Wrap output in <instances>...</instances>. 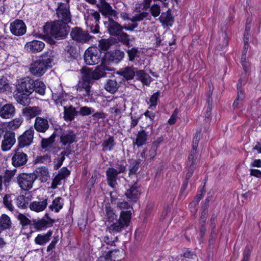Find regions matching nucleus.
Instances as JSON below:
<instances>
[{
  "label": "nucleus",
  "mask_w": 261,
  "mask_h": 261,
  "mask_svg": "<svg viewBox=\"0 0 261 261\" xmlns=\"http://www.w3.org/2000/svg\"><path fill=\"white\" fill-rule=\"evenodd\" d=\"M53 60V53L51 50H48L30 64L29 71L34 76H41L48 68L51 67Z\"/></svg>",
  "instance_id": "f257e3e1"
},
{
  "label": "nucleus",
  "mask_w": 261,
  "mask_h": 261,
  "mask_svg": "<svg viewBox=\"0 0 261 261\" xmlns=\"http://www.w3.org/2000/svg\"><path fill=\"white\" fill-rule=\"evenodd\" d=\"M44 36L46 38L54 37L55 38H65L69 32L67 24L61 20L46 22L43 28Z\"/></svg>",
  "instance_id": "f03ea898"
},
{
  "label": "nucleus",
  "mask_w": 261,
  "mask_h": 261,
  "mask_svg": "<svg viewBox=\"0 0 261 261\" xmlns=\"http://www.w3.org/2000/svg\"><path fill=\"white\" fill-rule=\"evenodd\" d=\"M126 163L123 161H117L115 167H109L106 172L108 185L112 188H116L118 185V175L126 173Z\"/></svg>",
  "instance_id": "7ed1b4c3"
},
{
  "label": "nucleus",
  "mask_w": 261,
  "mask_h": 261,
  "mask_svg": "<svg viewBox=\"0 0 261 261\" xmlns=\"http://www.w3.org/2000/svg\"><path fill=\"white\" fill-rule=\"evenodd\" d=\"M131 212L130 211H122L120 213L119 218L108 225L107 229L109 231L112 233L119 232L127 227L130 222L131 218Z\"/></svg>",
  "instance_id": "20e7f679"
},
{
  "label": "nucleus",
  "mask_w": 261,
  "mask_h": 261,
  "mask_svg": "<svg viewBox=\"0 0 261 261\" xmlns=\"http://www.w3.org/2000/svg\"><path fill=\"white\" fill-rule=\"evenodd\" d=\"M56 135L59 137L60 143L63 146L70 147V145L76 141V135L71 129L65 130L61 127L56 129Z\"/></svg>",
  "instance_id": "39448f33"
},
{
  "label": "nucleus",
  "mask_w": 261,
  "mask_h": 261,
  "mask_svg": "<svg viewBox=\"0 0 261 261\" xmlns=\"http://www.w3.org/2000/svg\"><path fill=\"white\" fill-rule=\"evenodd\" d=\"M101 51L97 47H89L85 52V63L90 65L98 64L101 61Z\"/></svg>",
  "instance_id": "423d86ee"
},
{
  "label": "nucleus",
  "mask_w": 261,
  "mask_h": 261,
  "mask_svg": "<svg viewBox=\"0 0 261 261\" xmlns=\"http://www.w3.org/2000/svg\"><path fill=\"white\" fill-rule=\"evenodd\" d=\"M36 179L34 173H22L17 177V182L19 187L23 190H29L32 188L33 184Z\"/></svg>",
  "instance_id": "0eeeda50"
},
{
  "label": "nucleus",
  "mask_w": 261,
  "mask_h": 261,
  "mask_svg": "<svg viewBox=\"0 0 261 261\" xmlns=\"http://www.w3.org/2000/svg\"><path fill=\"white\" fill-rule=\"evenodd\" d=\"M56 14L58 20H61L67 24L71 21V15L69 10V5L63 4V2L59 3L56 9Z\"/></svg>",
  "instance_id": "6e6552de"
},
{
  "label": "nucleus",
  "mask_w": 261,
  "mask_h": 261,
  "mask_svg": "<svg viewBox=\"0 0 261 261\" xmlns=\"http://www.w3.org/2000/svg\"><path fill=\"white\" fill-rule=\"evenodd\" d=\"M34 135V130L33 127L26 130L17 139L18 148H22L30 146L33 142Z\"/></svg>",
  "instance_id": "1a4fd4ad"
},
{
  "label": "nucleus",
  "mask_w": 261,
  "mask_h": 261,
  "mask_svg": "<svg viewBox=\"0 0 261 261\" xmlns=\"http://www.w3.org/2000/svg\"><path fill=\"white\" fill-rule=\"evenodd\" d=\"M35 81L29 77H25L19 80L16 86V90L19 91L32 94L34 91Z\"/></svg>",
  "instance_id": "9d476101"
},
{
  "label": "nucleus",
  "mask_w": 261,
  "mask_h": 261,
  "mask_svg": "<svg viewBox=\"0 0 261 261\" xmlns=\"http://www.w3.org/2000/svg\"><path fill=\"white\" fill-rule=\"evenodd\" d=\"M16 142L15 134L11 130L6 131L2 141L1 149L3 151L10 150Z\"/></svg>",
  "instance_id": "9b49d317"
},
{
  "label": "nucleus",
  "mask_w": 261,
  "mask_h": 261,
  "mask_svg": "<svg viewBox=\"0 0 261 261\" xmlns=\"http://www.w3.org/2000/svg\"><path fill=\"white\" fill-rule=\"evenodd\" d=\"M70 36L73 40L82 43L89 41L91 38L87 32L78 27L72 29Z\"/></svg>",
  "instance_id": "f8f14e48"
},
{
  "label": "nucleus",
  "mask_w": 261,
  "mask_h": 261,
  "mask_svg": "<svg viewBox=\"0 0 261 261\" xmlns=\"http://www.w3.org/2000/svg\"><path fill=\"white\" fill-rule=\"evenodd\" d=\"M99 12L106 16L114 17L115 19L118 17L117 12L112 8L110 5L106 0H99L96 5Z\"/></svg>",
  "instance_id": "ddd939ff"
},
{
  "label": "nucleus",
  "mask_w": 261,
  "mask_h": 261,
  "mask_svg": "<svg viewBox=\"0 0 261 261\" xmlns=\"http://www.w3.org/2000/svg\"><path fill=\"white\" fill-rule=\"evenodd\" d=\"M16 114V109L12 103H7L0 108V117L3 119H10L12 118Z\"/></svg>",
  "instance_id": "4468645a"
},
{
  "label": "nucleus",
  "mask_w": 261,
  "mask_h": 261,
  "mask_svg": "<svg viewBox=\"0 0 261 261\" xmlns=\"http://www.w3.org/2000/svg\"><path fill=\"white\" fill-rule=\"evenodd\" d=\"M10 29L11 33L15 36H22L26 33V25L24 22L20 19H16L12 22Z\"/></svg>",
  "instance_id": "2eb2a0df"
},
{
  "label": "nucleus",
  "mask_w": 261,
  "mask_h": 261,
  "mask_svg": "<svg viewBox=\"0 0 261 261\" xmlns=\"http://www.w3.org/2000/svg\"><path fill=\"white\" fill-rule=\"evenodd\" d=\"M18 148L15 150V153L12 157V164L15 167L24 165L28 161V155L22 151H18Z\"/></svg>",
  "instance_id": "dca6fc26"
},
{
  "label": "nucleus",
  "mask_w": 261,
  "mask_h": 261,
  "mask_svg": "<svg viewBox=\"0 0 261 261\" xmlns=\"http://www.w3.org/2000/svg\"><path fill=\"white\" fill-rule=\"evenodd\" d=\"M44 46L45 44L42 41L34 40L27 42L24 45V49L31 54H36L41 51Z\"/></svg>",
  "instance_id": "f3484780"
},
{
  "label": "nucleus",
  "mask_w": 261,
  "mask_h": 261,
  "mask_svg": "<svg viewBox=\"0 0 261 261\" xmlns=\"http://www.w3.org/2000/svg\"><path fill=\"white\" fill-rule=\"evenodd\" d=\"M22 115L27 120L37 117L42 113V110L39 107H26L21 110Z\"/></svg>",
  "instance_id": "a211bd4d"
},
{
  "label": "nucleus",
  "mask_w": 261,
  "mask_h": 261,
  "mask_svg": "<svg viewBox=\"0 0 261 261\" xmlns=\"http://www.w3.org/2000/svg\"><path fill=\"white\" fill-rule=\"evenodd\" d=\"M105 24L108 31L112 36H117L119 35L123 29V27L111 18H110L109 21L105 22Z\"/></svg>",
  "instance_id": "6ab92c4d"
},
{
  "label": "nucleus",
  "mask_w": 261,
  "mask_h": 261,
  "mask_svg": "<svg viewBox=\"0 0 261 261\" xmlns=\"http://www.w3.org/2000/svg\"><path fill=\"white\" fill-rule=\"evenodd\" d=\"M129 188L127 189L125 195L129 201L136 202L140 194V187L137 182L133 185H129Z\"/></svg>",
  "instance_id": "aec40b11"
},
{
  "label": "nucleus",
  "mask_w": 261,
  "mask_h": 261,
  "mask_svg": "<svg viewBox=\"0 0 261 261\" xmlns=\"http://www.w3.org/2000/svg\"><path fill=\"white\" fill-rule=\"evenodd\" d=\"M55 222V220L49 219V221L44 219L39 220H33L31 226L37 231H41L45 229L47 227L51 226Z\"/></svg>",
  "instance_id": "412c9836"
},
{
  "label": "nucleus",
  "mask_w": 261,
  "mask_h": 261,
  "mask_svg": "<svg viewBox=\"0 0 261 261\" xmlns=\"http://www.w3.org/2000/svg\"><path fill=\"white\" fill-rule=\"evenodd\" d=\"M49 127V124L47 119L39 116L36 117L34 127L37 132L44 133L46 132Z\"/></svg>",
  "instance_id": "4be33fe9"
},
{
  "label": "nucleus",
  "mask_w": 261,
  "mask_h": 261,
  "mask_svg": "<svg viewBox=\"0 0 261 261\" xmlns=\"http://www.w3.org/2000/svg\"><path fill=\"white\" fill-rule=\"evenodd\" d=\"M198 161V158L189 156L188 160L187 161V165L185 168L186 171L187 172L185 178L186 180L189 181V179L192 176L195 169V166L197 164Z\"/></svg>",
  "instance_id": "5701e85b"
},
{
  "label": "nucleus",
  "mask_w": 261,
  "mask_h": 261,
  "mask_svg": "<svg viewBox=\"0 0 261 261\" xmlns=\"http://www.w3.org/2000/svg\"><path fill=\"white\" fill-rule=\"evenodd\" d=\"M16 172V169L7 170L3 176L0 175V191L3 189V185L7 188L10 185Z\"/></svg>",
  "instance_id": "b1692460"
},
{
  "label": "nucleus",
  "mask_w": 261,
  "mask_h": 261,
  "mask_svg": "<svg viewBox=\"0 0 261 261\" xmlns=\"http://www.w3.org/2000/svg\"><path fill=\"white\" fill-rule=\"evenodd\" d=\"M48 197L45 196L39 201H35L31 202L29 205L31 210L40 212L45 210L47 205Z\"/></svg>",
  "instance_id": "393cba45"
},
{
  "label": "nucleus",
  "mask_w": 261,
  "mask_h": 261,
  "mask_svg": "<svg viewBox=\"0 0 261 261\" xmlns=\"http://www.w3.org/2000/svg\"><path fill=\"white\" fill-rule=\"evenodd\" d=\"M30 94L16 90L14 93V97L18 103L25 106L29 105L30 103V98L29 97Z\"/></svg>",
  "instance_id": "a878e982"
},
{
  "label": "nucleus",
  "mask_w": 261,
  "mask_h": 261,
  "mask_svg": "<svg viewBox=\"0 0 261 261\" xmlns=\"http://www.w3.org/2000/svg\"><path fill=\"white\" fill-rule=\"evenodd\" d=\"M82 80L90 83L94 82L95 80V75L94 71L89 68L85 67L80 69Z\"/></svg>",
  "instance_id": "bb28decb"
},
{
  "label": "nucleus",
  "mask_w": 261,
  "mask_h": 261,
  "mask_svg": "<svg viewBox=\"0 0 261 261\" xmlns=\"http://www.w3.org/2000/svg\"><path fill=\"white\" fill-rule=\"evenodd\" d=\"M124 53L120 50H114L107 53L108 60L114 63H118L124 58Z\"/></svg>",
  "instance_id": "cd10ccee"
},
{
  "label": "nucleus",
  "mask_w": 261,
  "mask_h": 261,
  "mask_svg": "<svg viewBox=\"0 0 261 261\" xmlns=\"http://www.w3.org/2000/svg\"><path fill=\"white\" fill-rule=\"evenodd\" d=\"M137 70L133 66H127L124 68L119 69V70L117 71V73L122 76L126 80H130L134 78Z\"/></svg>",
  "instance_id": "c85d7f7f"
},
{
  "label": "nucleus",
  "mask_w": 261,
  "mask_h": 261,
  "mask_svg": "<svg viewBox=\"0 0 261 261\" xmlns=\"http://www.w3.org/2000/svg\"><path fill=\"white\" fill-rule=\"evenodd\" d=\"M159 19L163 27H171L174 22V17L172 16L170 10L166 12H163Z\"/></svg>",
  "instance_id": "c756f323"
},
{
  "label": "nucleus",
  "mask_w": 261,
  "mask_h": 261,
  "mask_svg": "<svg viewBox=\"0 0 261 261\" xmlns=\"http://www.w3.org/2000/svg\"><path fill=\"white\" fill-rule=\"evenodd\" d=\"M33 173L38 177L41 182L46 181L49 177V174L48 169L45 167L38 168Z\"/></svg>",
  "instance_id": "7c9ffc66"
},
{
  "label": "nucleus",
  "mask_w": 261,
  "mask_h": 261,
  "mask_svg": "<svg viewBox=\"0 0 261 261\" xmlns=\"http://www.w3.org/2000/svg\"><path fill=\"white\" fill-rule=\"evenodd\" d=\"M91 83L86 82L81 79L79 81L77 85L76 86V90L79 92H82L85 91V93H83V95L84 97L89 96L91 95Z\"/></svg>",
  "instance_id": "2f4dec72"
},
{
  "label": "nucleus",
  "mask_w": 261,
  "mask_h": 261,
  "mask_svg": "<svg viewBox=\"0 0 261 261\" xmlns=\"http://www.w3.org/2000/svg\"><path fill=\"white\" fill-rule=\"evenodd\" d=\"M52 234L53 231L50 229L45 234H39L35 239V243L41 246L45 245L50 240V238Z\"/></svg>",
  "instance_id": "473e14b6"
},
{
  "label": "nucleus",
  "mask_w": 261,
  "mask_h": 261,
  "mask_svg": "<svg viewBox=\"0 0 261 261\" xmlns=\"http://www.w3.org/2000/svg\"><path fill=\"white\" fill-rule=\"evenodd\" d=\"M64 118L66 121H72L77 114V111L72 106L68 108L64 106Z\"/></svg>",
  "instance_id": "72a5a7b5"
},
{
  "label": "nucleus",
  "mask_w": 261,
  "mask_h": 261,
  "mask_svg": "<svg viewBox=\"0 0 261 261\" xmlns=\"http://www.w3.org/2000/svg\"><path fill=\"white\" fill-rule=\"evenodd\" d=\"M119 84L115 79H109L105 85L106 90L110 93H115L119 87Z\"/></svg>",
  "instance_id": "f704fd0d"
},
{
  "label": "nucleus",
  "mask_w": 261,
  "mask_h": 261,
  "mask_svg": "<svg viewBox=\"0 0 261 261\" xmlns=\"http://www.w3.org/2000/svg\"><path fill=\"white\" fill-rule=\"evenodd\" d=\"M151 16L149 13L146 12H140L135 14L132 18L130 20L133 22L136 23L138 21H143L144 20H150Z\"/></svg>",
  "instance_id": "c9c22d12"
},
{
  "label": "nucleus",
  "mask_w": 261,
  "mask_h": 261,
  "mask_svg": "<svg viewBox=\"0 0 261 261\" xmlns=\"http://www.w3.org/2000/svg\"><path fill=\"white\" fill-rule=\"evenodd\" d=\"M200 132H196L193 140V147L191 149L189 156H192L194 158H198V155L197 153V148L198 145L199 141L200 138Z\"/></svg>",
  "instance_id": "e433bc0d"
},
{
  "label": "nucleus",
  "mask_w": 261,
  "mask_h": 261,
  "mask_svg": "<svg viewBox=\"0 0 261 261\" xmlns=\"http://www.w3.org/2000/svg\"><path fill=\"white\" fill-rule=\"evenodd\" d=\"M106 224L108 225V224L116 221L118 219V216L115 214L114 210L110 206H106Z\"/></svg>",
  "instance_id": "4c0bfd02"
},
{
  "label": "nucleus",
  "mask_w": 261,
  "mask_h": 261,
  "mask_svg": "<svg viewBox=\"0 0 261 261\" xmlns=\"http://www.w3.org/2000/svg\"><path fill=\"white\" fill-rule=\"evenodd\" d=\"M148 138V133L142 129L138 132L136 139L135 144L138 146H141L145 144Z\"/></svg>",
  "instance_id": "58836bf2"
},
{
  "label": "nucleus",
  "mask_w": 261,
  "mask_h": 261,
  "mask_svg": "<svg viewBox=\"0 0 261 261\" xmlns=\"http://www.w3.org/2000/svg\"><path fill=\"white\" fill-rule=\"evenodd\" d=\"M14 197L12 195L6 194L3 197L4 205L7 210L12 212H14L15 210L14 206L12 204V202L15 199Z\"/></svg>",
  "instance_id": "ea45409f"
},
{
  "label": "nucleus",
  "mask_w": 261,
  "mask_h": 261,
  "mask_svg": "<svg viewBox=\"0 0 261 261\" xmlns=\"http://www.w3.org/2000/svg\"><path fill=\"white\" fill-rule=\"evenodd\" d=\"M136 74L138 79L140 80L143 84L146 85H149L151 78L149 74L145 73L142 70H137Z\"/></svg>",
  "instance_id": "a19ab883"
},
{
  "label": "nucleus",
  "mask_w": 261,
  "mask_h": 261,
  "mask_svg": "<svg viewBox=\"0 0 261 261\" xmlns=\"http://www.w3.org/2000/svg\"><path fill=\"white\" fill-rule=\"evenodd\" d=\"M109 69L106 67V65L103 64H101L100 65L97 66L94 71L95 75V80H98L102 77L105 76L106 75V70Z\"/></svg>",
  "instance_id": "79ce46f5"
},
{
  "label": "nucleus",
  "mask_w": 261,
  "mask_h": 261,
  "mask_svg": "<svg viewBox=\"0 0 261 261\" xmlns=\"http://www.w3.org/2000/svg\"><path fill=\"white\" fill-rule=\"evenodd\" d=\"M63 205V200L60 197L56 198L52 202V204L49 206V208L51 211H55L56 212H59L62 208Z\"/></svg>",
  "instance_id": "37998d69"
},
{
  "label": "nucleus",
  "mask_w": 261,
  "mask_h": 261,
  "mask_svg": "<svg viewBox=\"0 0 261 261\" xmlns=\"http://www.w3.org/2000/svg\"><path fill=\"white\" fill-rule=\"evenodd\" d=\"M115 144L114 137H110L108 139H106L103 141L102 144V146L103 147L102 151H106L112 150L113 149Z\"/></svg>",
  "instance_id": "c03bdc74"
},
{
  "label": "nucleus",
  "mask_w": 261,
  "mask_h": 261,
  "mask_svg": "<svg viewBox=\"0 0 261 261\" xmlns=\"http://www.w3.org/2000/svg\"><path fill=\"white\" fill-rule=\"evenodd\" d=\"M128 57V60L133 62L140 57V51L137 48L132 47L126 50Z\"/></svg>",
  "instance_id": "a18cd8bd"
},
{
  "label": "nucleus",
  "mask_w": 261,
  "mask_h": 261,
  "mask_svg": "<svg viewBox=\"0 0 261 261\" xmlns=\"http://www.w3.org/2000/svg\"><path fill=\"white\" fill-rule=\"evenodd\" d=\"M11 222L8 216L3 214L0 217V228L2 229L9 228L11 226Z\"/></svg>",
  "instance_id": "49530a36"
},
{
  "label": "nucleus",
  "mask_w": 261,
  "mask_h": 261,
  "mask_svg": "<svg viewBox=\"0 0 261 261\" xmlns=\"http://www.w3.org/2000/svg\"><path fill=\"white\" fill-rule=\"evenodd\" d=\"M118 240L117 236L113 237L112 234L106 236L102 238L103 242L108 246L106 247L107 249H110L109 246H116L115 243L118 242Z\"/></svg>",
  "instance_id": "de8ad7c7"
},
{
  "label": "nucleus",
  "mask_w": 261,
  "mask_h": 261,
  "mask_svg": "<svg viewBox=\"0 0 261 261\" xmlns=\"http://www.w3.org/2000/svg\"><path fill=\"white\" fill-rule=\"evenodd\" d=\"M29 200V198L25 197L23 195H19L16 198L17 206L21 208H25L27 207Z\"/></svg>",
  "instance_id": "09e8293b"
},
{
  "label": "nucleus",
  "mask_w": 261,
  "mask_h": 261,
  "mask_svg": "<svg viewBox=\"0 0 261 261\" xmlns=\"http://www.w3.org/2000/svg\"><path fill=\"white\" fill-rule=\"evenodd\" d=\"M11 87L6 77L3 76L0 78V93H4L10 91Z\"/></svg>",
  "instance_id": "8fccbe9b"
},
{
  "label": "nucleus",
  "mask_w": 261,
  "mask_h": 261,
  "mask_svg": "<svg viewBox=\"0 0 261 261\" xmlns=\"http://www.w3.org/2000/svg\"><path fill=\"white\" fill-rule=\"evenodd\" d=\"M21 117L16 118L8 123V126L11 130H15L18 128L23 122Z\"/></svg>",
  "instance_id": "3c124183"
},
{
  "label": "nucleus",
  "mask_w": 261,
  "mask_h": 261,
  "mask_svg": "<svg viewBox=\"0 0 261 261\" xmlns=\"http://www.w3.org/2000/svg\"><path fill=\"white\" fill-rule=\"evenodd\" d=\"M107 253L110 258V261H119L121 259L120 250L118 249H111Z\"/></svg>",
  "instance_id": "603ef678"
},
{
  "label": "nucleus",
  "mask_w": 261,
  "mask_h": 261,
  "mask_svg": "<svg viewBox=\"0 0 261 261\" xmlns=\"http://www.w3.org/2000/svg\"><path fill=\"white\" fill-rule=\"evenodd\" d=\"M56 135V129L52 135L48 138L42 139L41 140V146L43 148H46L50 146L54 142Z\"/></svg>",
  "instance_id": "864d4df0"
},
{
  "label": "nucleus",
  "mask_w": 261,
  "mask_h": 261,
  "mask_svg": "<svg viewBox=\"0 0 261 261\" xmlns=\"http://www.w3.org/2000/svg\"><path fill=\"white\" fill-rule=\"evenodd\" d=\"M35 87H34V91L41 95H43L45 94V90L46 86L44 83L42 81L37 80L35 82Z\"/></svg>",
  "instance_id": "5fc2aeb1"
},
{
  "label": "nucleus",
  "mask_w": 261,
  "mask_h": 261,
  "mask_svg": "<svg viewBox=\"0 0 261 261\" xmlns=\"http://www.w3.org/2000/svg\"><path fill=\"white\" fill-rule=\"evenodd\" d=\"M112 43L109 39H102L99 41L98 49L100 50L107 51L108 50Z\"/></svg>",
  "instance_id": "6e6d98bb"
},
{
  "label": "nucleus",
  "mask_w": 261,
  "mask_h": 261,
  "mask_svg": "<svg viewBox=\"0 0 261 261\" xmlns=\"http://www.w3.org/2000/svg\"><path fill=\"white\" fill-rule=\"evenodd\" d=\"M245 96L243 92L240 91L238 92L237 97L233 103L232 106L234 109H237L241 107V106L242 105V102L245 98Z\"/></svg>",
  "instance_id": "4d7b16f0"
},
{
  "label": "nucleus",
  "mask_w": 261,
  "mask_h": 261,
  "mask_svg": "<svg viewBox=\"0 0 261 261\" xmlns=\"http://www.w3.org/2000/svg\"><path fill=\"white\" fill-rule=\"evenodd\" d=\"M158 148V143H152L148 152L145 154V158L151 160L153 159L156 154V150Z\"/></svg>",
  "instance_id": "13d9d810"
},
{
  "label": "nucleus",
  "mask_w": 261,
  "mask_h": 261,
  "mask_svg": "<svg viewBox=\"0 0 261 261\" xmlns=\"http://www.w3.org/2000/svg\"><path fill=\"white\" fill-rule=\"evenodd\" d=\"M118 36V40L123 44L125 45L128 47H130V39L129 38V35H127L126 33L124 32H121L120 33Z\"/></svg>",
  "instance_id": "bf43d9fd"
},
{
  "label": "nucleus",
  "mask_w": 261,
  "mask_h": 261,
  "mask_svg": "<svg viewBox=\"0 0 261 261\" xmlns=\"http://www.w3.org/2000/svg\"><path fill=\"white\" fill-rule=\"evenodd\" d=\"M140 162L137 161L133 162L130 166L129 169V176L133 175H137L139 173L138 170L139 168Z\"/></svg>",
  "instance_id": "052dcab7"
},
{
  "label": "nucleus",
  "mask_w": 261,
  "mask_h": 261,
  "mask_svg": "<svg viewBox=\"0 0 261 261\" xmlns=\"http://www.w3.org/2000/svg\"><path fill=\"white\" fill-rule=\"evenodd\" d=\"M150 12L154 17H156L161 13V7L158 4H154L151 7H150Z\"/></svg>",
  "instance_id": "680f3d73"
},
{
  "label": "nucleus",
  "mask_w": 261,
  "mask_h": 261,
  "mask_svg": "<svg viewBox=\"0 0 261 261\" xmlns=\"http://www.w3.org/2000/svg\"><path fill=\"white\" fill-rule=\"evenodd\" d=\"M93 112V109L91 108L84 106L80 108L79 111H77V114L79 113L82 116H87L91 114Z\"/></svg>",
  "instance_id": "e2e57ef3"
},
{
  "label": "nucleus",
  "mask_w": 261,
  "mask_h": 261,
  "mask_svg": "<svg viewBox=\"0 0 261 261\" xmlns=\"http://www.w3.org/2000/svg\"><path fill=\"white\" fill-rule=\"evenodd\" d=\"M161 94V92L160 91H158L154 93L151 96L149 99V101L150 102V105L149 108L152 107H155L158 104V100L159 99V97Z\"/></svg>",
  "instance_id": "0e129e2a"
},
{
  "label": "nucleus",
  "mask_w": 261,
  "mask_h": 261,
  "mask_svg": "<svg viewBox=\"0 0 261 261\" xmlns=\"http://www.w3.org/2000/svg\"><path fill=\"white\" fill-rule=\"evenodd\" d=\"M17 219L19 220L20 223L23 226L31 225V220L29 219L25 215L22 214H19L17 216Z\"/></svg>",
  "instance_id": "69168bd1"
},
{
  "label": "nucleus",
  "mask_w": 261,
  "mask_h": 261,
  "mask_svg": "<svg viewBox=\"0 0 261 261\" xmlns=\"http://www.w3.org/2000/svg\"><path fill=\"white\" fill-rule=\"evenodd\" d=\"M131 119V123L130 127L131 128L135 127L138 123L139 120L140 119L139 116H137L135 114L133 115L132 113L129 114Z\"/></svg>",
  "instance_id": "338daca9"
},
{
  "label": "nucleus",
  "mask_w": 261,
  "mask_h": 261,
  "mask_svg": "<svg viewBox=\"0 0 261 261\" xmlns=\"http://www.w3.org/2000/svg\"><path fill=\"white\" fill-rule=\"evenodd\" d=\"M63 178L60 176V175L57 174L53 180L51 188L53 189L57 188L58 185H60V181Z\"/></svg>",
  "instance_id": "774afa93"
}]
</instances>
